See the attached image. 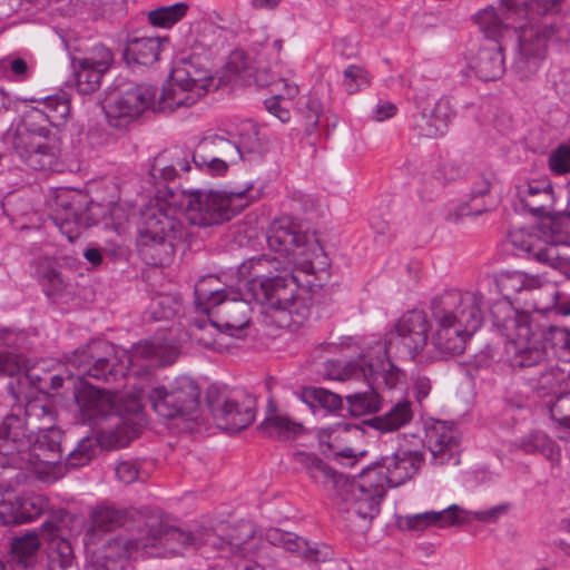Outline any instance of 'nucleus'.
Masks as SVG:
<instances>
[{
    "mask_svg": "<svg viewBox=\"0 0 570 570\" xmlns=\"http://www.w3.org/2000/svg\"><path fill=\"white\" fill-rule=\"evenodd\" d=\"M266 239L269 249L279 256L263 254L245 259L238 266L237 274L240 279H246L247 292L252 293L259 283L289 271L292 266L307 275L317 273L320 281L330 277L327 258L316 240L301 232L291 217L275 218L267 228Z\"/></svg>",
    "mask_w": 570,
    "mask_h": 570,
    "instance_id": "nucleus-1",
    "label": "nucleus"
},
{
    "mask_svg": "<svg viewBox=\"0 0 570 570\" xmlns=\"http://www.w3.org/2000/svg\"><path fill=\"white\" fill-rule=\"evenodd\" d=\"M432 345L443 355L461 354L466 340L483 321V297L478 292L446 291L431 301Z\"/></svg>",
    "mask_w": 570,
    "mask_h": 570,
    "instance_id": "nucleus-2",
    "label": "nucleus"
},
{
    "mask_svg": "<svg viewBox=\"0 0 570 570\" xmlns=\"http://www.w3.org/2000/svg\"><path fill=\"white\" fill-rule=\"evenodd\" d=\"M324 282L317 279V273L307 275L297 272L296 266H292L289 271L279 273L265 283H259V287L250 294L257 303L271 309V317L279 327L296 331L308 321L311 315L309 304L297 294L298 287L306 286L313 289L321 287Z\"/></svg>",
    "mask_w": 570,
    "mask_h": 570,
    "instance_id": "nucleus-3",
    "label": "nucleus"
},
{
    "mask_svg": "<svg viewBox=\"0 0 570 570\" xmlns=\"http://www.w3.org/2000/svg\"><path fill=\"white\" fill-rule=\"evenodd\" d=\"M324 282L317 279V273L307 275L297 272L296 266H292L289 271L279 273L265 283H259V287L250 294L257 303L271 309V317L279 327L296 331L308 321L311 315L309 304L297 294L298 287L306 286L313 289L321 287Z\"/></svg>",
    "mask_w": 570,
    "mask_h": 570,
    "instance_id": "nucleus-4",
    "label": "nucleus"
},
{
    "mask_svg": "<svg viewBox=\"0 0 570 570\" xmlns=\"http://www.w3.org/2000/svg\"><path fill=\"white\" fill-rule=\"evenodd\" d=\"M324 282L317 279V273L307 275L297 272L296 266H292L289 271L279 273L265 283H259V287L250 294L257 303L271 309V317L279 327L296 331L308 321L311 315L309 304L297 294L298 287L306 286L313 289L321 287Z\"/></svg>",
    "mask_w": 570,
    "mask_h": 570,
    "instance_id": "nucleus-5",
    "label": "nucleus"
},
{
    "mask_svg": "<svg viewBox=\"0 0 570 570\" xmlns=\"http://www.w3.org/2000/svg\"><path fill=\"white\" fill-rule=\"evenodd\" d=\"M181 217V212L159 199L141 212L137 248L147 265L165 266L173 261L187 234Z\"/></svg>",
    "mask_w": 570,
    "mask_h": 570,
    "instance_id": "nucleus-6",
    "label": "nucleus"
},
{
    "mask_svg": "<svg viewBox=\"0 0 570 570\" xmlns=\"http://www.w3.org/2000/svg\"><path fill=\"white\" fill-rule=\"evenodd\" d=\"M48 125V115L30 107L7 134V141L14 154L35 170H55L58 165L57 150L49 144L51 130Z\"/></svg>",
    "mask_w": 570,
    "mask_h": 570,
    "instance_id": "nucleus-7",
    "label": "nucleus"
},
{
    "mask_svg": "<svg viewBox=\"0 0 570 570\" xmlns=\"http://www.w3.org/2000/svg\"><path fill=\"white\" fill-rule=\"evenodd\" d=\"M494 324L508 340L507 353L513 368L542 366L548 357L547 346L533 337L531 317L514 309L510 303L497 305L492 311Z\"/></svg>",
    "mask_w": 570,
    "mask_h": 570,
    "instance_id": "nucleus-8",
    "label": "nucleus"
},
{
    "mask_svg": "<svg viewBox=\"0 0 570 570\" xmlns=\"http://www.w3.org/2000/svg\"><path fill=\"white\" fill-rule=\"evenodd\" d=\"M219 86L220 81H215L208 61L200 57L185 58L171 69L159 96L158 106L168 112L179 107H189Z\"/></svg>",
    "mask_w": 570,
    "mask_h": 570,
    "instance_id": "nucleus-9",
    "label": "nucleus"
},
{
    "mask_svg": "<svg viewBox=\"0 0 570 570\" xmlns=\"http://www.w3.org/2000/svg\"><path fill=\"white\" fill-rule=\"evenodd\" d=\"M253 185L242 189L184 190L181 204L191 225L207 227L230 220L253 202L249 196Z\"/></svg>",
    "mask_w": 570,
    "mask_h": 570,
    "instance_id": "nucleus-10",
    "label": "nucleus"
},
{
    "mask_svg": "<svg viewBox=\"0 0 570 570\" xmlns=\"http://www.w3.org/2000/svg\"><path fill=\"white\" fill-rule=\"evenodd\" d=\"M563 0H500L497 10L488 6L478 11L474 22L487 38L485 41L503 42L505 37L517 33L522 20L534 19V16H546L559 12Z\"/></svg>",
    "mask_w": 570,
    "mask_h": 570,
    "instance_id": "nucleus-11",
    "label": "nucleus"
},
{
    "mask_svg": "<svg viewBox=\"0 0 570 570\" xmlns=\"http://www.w3.org/2000/svg\"><path fill=\"white\" fill-rule=\"evenodd\" d=\"M216 282V277L208 276L196 284V304L204 307L220 332L240 338L250 323V304L236 292L214 289L213 284Z\"/></svg>",
    "mask_w": 570,
    "mask_h": 570,
    "instance_id": "nucleus-12",
    "label": "nucleus"
},
{
    "mask_svg": "<svg viewBox=\"0 0 570 570\" xmlns=\"http://www.w3.org/2000/svg\"><path fill=\"white\" fill-rule=\"evenodd\" d=\"M55 421L52 406L40 400H29L23 409L18 406L0 423V454L24 453L30 438L53 428Z\"/></svg>",
    "mask_w": 570,
    "mask_h": 570,
    "instance_id": "nucleus-13",
    "label": "nucleus"
},
{
    "mask_svg": "<svg viewBox=\"0 0 570 570\" xmlns=\"http://www.w3.org/2000/svg\"><path fill=\"white\" fill-rule=\"evenodd\" d=\"M62 438L59 429L51 428L32 435L24 453L0 454V491H7L11 484L3 476L7 469H33L42 472L55 468L62 459Z\"/></svg>",
    "mask_w": 570,
    "mask_h": 570,
    "instance_id": "nucleus-14",
    "label": "nucleus"
},
{
    "mask_svg": "<svg viewBox=\"0 0 570 570\" xmlns=\"http://www.w3.org/2000/svg\"><path fill=\"white\" fill-rule=\"evenodd\" d=\"M382 480L380 470L368 468L362 470L357 480L346 479L337 491L340 509L364 520L375 518L386 492Z\"/></svg>",
    "mask_w": 570,
    "mask_h": 570,
    "instance_id": "nucleus-15",
    "label": "nucleus"
},
{
    "mask_svg": "<svg viewBox=\"0 0 570 570\" xmlns=\"http://www.w3.org/2000/svg\"><path fill=\"white\" fill-rule=\"evenodd\" d=\"M142 391L117 393L109 390V450L127 446L138 436L144 422Z\"/></svg>",
    "mask_w": 570,
    "mask_h": 570,
    "instance_id": "nucleus-16",
    "label": "nucleus"
},
{
    "mask_svg": "<svg viewBox=\"0 0 570 570\" xmlns=\"http://www.w3.org/2000/svg\"><path fill=\"white\" fill-rule=\"evenodd\" d=\"M147 397L151 409L165 419L193 417L200 406V390L188 376H180L168 386L154 387Z\"/></svg>",
    "mask_w": 570,
    "mask_h": 570,
    "instance_id": "nucleus-17",
    "label": "nucleus"
},
{
    "mask_svg": "<svg viewBox=\"0 0 570 570\" xmlns=\"http://www.w3.org/2000/svg\"><path fill=\"white\" fill-rule=\"evenodd\" d=\"M109 126L124 128L138 118L145 110L168 112L159 108L157 89L150 85L128 83L124 90L116 86L109 90Z\"/></svg>",
    "mask_w": 570,
    "mask_h": 570,
    "instance_id": "nucleus-18",
    "label": "nucleus"
},
{
    "mask_svg": "<svg viewBox=\"0 0 570 570\" xmlns=\"http://www.w3.org/2000/svg\"><path fill=\"white\" fill-rule=\"evenodd\" d=\"M429 321L423 311L412 309L404 313L395 324V333L387 344H379L375 354L383 360H390L389 355L393 348L401 346L404 353L414 358L428 343Z\"/></svg>",
    "mask_w": 570,
    "mask_h": 570,
    "instance_id": "nucleus-19",
    "label": "nucleus"
},
{
    "mask_svg": "<svg viewBox=\"0 0 570 570\" xmlns=\"http://www.w3.org/2000/svg\"><path fill=\"white\" fill-rule=\"evenodd\" d=\"M547 227V225H542L531 228H513L509 232L508 238L515 249L531 255L540 263L557 266L559 259L557 246L567 243V238L560 228L552 229V222L549 225L550 235H547L544 230Z\"/></svg>",
    "mask_w": 570,
    "mask_h": 570,
    "instance_id": "nucleus-20",
    "label": "nucleus"
},
{
    "mask_svg": "<svg viewBox=\"0 0 570 570\" xmlns=\"http://www.w3.org/2000/svg\"><path fill=\"white\" fill-rule=\"evenodd\" d=\"M75 522L66 510H55L42 523V531L49 541L48 570H77L73 550L67 534Z\"/></svg>",
    "mask_w": 570,
    "mask_h": 570,
    "instance_id": "nucleus-21",
    "label": "nucleus"
},
{
    "mask_svg": "<svg viewBox=\"0 0 570 570\" xmlns=\"http://www.w3.org/2000/svg\"><path fill=\"white\" fill-rule=\"evenodd\" d=\"M239 160L240 151L236 142L217 134L203 137L193 151L195 166L214 176L225 175L229 166Z\"/></svg>",
    "mask_w": 570,
    "mask_h": 570,
    "instance_id": "nucleus-22",
    "label": "nucleus"
},
{
    "mask_svg": "<svg viewBox=\"0 0 570 570\" xmlns=\"http://www.w3.org/2000/svg\"><path fill=\"white\" fill-rule=\"evenodd\" d=\"M519 53L513 67L522 78H529L539 68L547 52L549 38L554 33V27L540 26L528 22L519 23L518 29Z\"/></svg>",
    "mask_w": 570,
    "mask_h": 570,
    "instance_id": "nucleus-23",
    "label": "nucleus"
},
{
    "mask_svg": "<svg viewBox=\"0 0 570 570\" xmlns=\"http://www.w3.org/2000/svg\"><path fill=\"white\" fill-rule=\"evenodd\" d=\"M325 374L335 381L370 380L374 375H383L389 387L395 385L399 377V370L390 360H383L376 355L375 360L370 356H362L357 361L342 364L338 361L325 363Z\"/></svg>",
    "mask_w": 570,
    "mask_h": 570,
    "instance_id": "nucleus-24",
    "label": "nucleus"
},
{
    "mask_svg": "<svg viewBox=\"0 0 570 570\" xmlns=\"http://www.w3.org/2000/svg\"><path fill=\"white\" fill-rule=\"evenodd\" d=\"M208 404L217 426L230 432L246 429L256 416V400L249 395L209 397Z\"/></svg>",
    "mask_w": 570,
    "mask_h": 570,
    "instance_id": "nucleus-25",
    "label": "nucleus"
},
{
    "mask_svg": "<svg viewBox=\"0 0 570 570\" xmlns=\"http://www.w3.org/2000/svg\"><path fill=\"white\" fill-rule=\"evenodd\" d=\"M95 207L83 195H75L70 199L60 198L52 220L61 234L73 242L79 237L81 228L96 223L92 212Z\"/></svg>",
    "mask_w": 570,
    "mask_h": 570,
    "instance_id": "nucleus-26",
    "label": "nucleus"
},
{
    "mask_svg": "<svg viewBox=\"0 0 570 570\" xmlns=\"http://www.w3.org/2000/svg\"><path fill=\"white\" fill-rule=\"evenodd\" d=\"M317 438L320 443L331 449L337 458L348 460V465H353L358 455L365 454L357 446V443L364 438V430L357 424L341 421L320 429Z\"/></svg>",
    "mask_w": 570,
    "mask_h": 570,
    "instance_id": "nucleus-27",
    "label": "nucleus"
},
{
    "mask_svg": "<svg viewBox=\"0 0 570 570\" xmlns=\"http://www.w3.org/2000/svg\"><path fill=\"white\" fill-rule=\"evenodd\" d=\"M424 461L420 451L399 449L391 455L381 456L368 469H377L382 473V483L386 488L399 487L411 480Z\"/></svg>",
    "mask_w": 570,
    "mask_h": 570,
    "instance_id": "nucleus-28",
    "label": "nucleus"
},
{
    "mask_svg": "<svg viewBox=\"0 0 570 570\" xmlns=\"http://www.w3.org/2000/svg\"><path fill=\"white\" fill-rule=\"evenodd\" d=\"M504 48L503 42L484 41L476 49L468 50L464 57L468 68L483 81L501 78L505 71Z\"/></svg>",
    "mask_w": 570,
    "mask_h": 570,
    "instance_id": "nucleus-29",
    "label": "nucleus"
},
{
    "mask_svg": "<svg viewBox=\"0 0 570 570\" xmlns=\"http://www.w3.org/2000/svg\"><path fill=\"white\" fill-rule=\"evenodd\" d=\"M50 510L49 499L42 494L28 493L13 500L0 502V521L6 525H20L32 522Z\"/></svg>",
    "mask_w": 570,
    "mask_h": 570,
    "instance_id": "nucleus-30",
    "label": "nucleus"
},
{
    "mask_svg": "<svg viewBox=\"0 0 570 570\" xmlns=\"http://www.w3.org/2000/svg\"><path fill=\"white\" fill-rule=\"evenodd\" d=\"M267 540L286 551L303 558L308 562H325L332 559V549L324 543H309L304 538L293 532L279 529H269L266 533Z\"/></svg>",
    "mask_w": 570,
    "mask_h": 570,
    "instance_id": "nucleus-31",
    "label": "nucleus"
},
{
    "mask_svg": "<svg viewBox=\"0 0 570 570\" xmlns=\"http://www.w3.org/2000/svg\"><path fill=\"white\" fill-rule=\"evenodd\" d=\"M190 163L188 153L179 148L159 153L150 164L147 183L150 188L174 180L180 173L188 171Z\"/></svg>",
    "mask_w": 570,
    "mask_h": 570,
    "instance_id": "nucleus-32",
    "label": "nucleus"
},
{
    "mask_svg": "<svg viewBox=\"0 0 570 570\" xmlns=\"http://www.w3.org/2000/svg\"><path fill=\"white\" fill-rule=\"evenodd\" d=\"M451 114L450 101L442 98L414 116L413 131L421 138H438L448 130Z\"/></svg>",
    "mask_w": 570,
    "mask_h": 570,
    "instance_id": "nucleus-33",
    "label": "nucleus"
},
{
    "mask_svg": "<svg viewBox=\"0 0 570 570\" xmlns=\"http://www.w3.org/2000/svg\"><path fill=\"white\" fill-rule=\"evenodd\" d=\"M160 50L161 39L159 37H139L137 35H127L125 41L117 48L122 61L128 67L155 63L159 59Z\"/></svg>",
    "mask_w": 570,
    "mask_h": 570,
    "instance_id": "nucleus-34",
    "label": "nucleus"
},
{
    "mask_svg": "<svg viewBox=\"0 0 570 570\" xmlns=\"http://www.w3.org/2000/svg\"><path fill=\"white\" fill-rule=\"evenodd\" d=\"M517 196L523 208L537 216L549 215L554 204L552 185L546 179H537L519 186Z\"/></svg>",
    "mask_w": 570,
    "mask_h": 570,
    "instance_id": "nucleus-35",
    "label": "nucleus"
},
{
    "mask_svg": "<svg viewBox=\"0 0 570 570\" xmlns=\"http://www.w3.org/2000/svg\"><path fill=\"white\" fill-rule=\"evenodd\" d=\"M425 442L428 449L438 464L449 462L459 444V434L443 422H438L426 431Z\"/></svg>",
    "mask_w": 570,
    "mask_h": 570,
    "instance_id": "nucleus-36",
    "label": "nucleus"
},
{
    "mask_svg": "<svg viewBox=\"0 0 570 570\" xmlns=\"http://www.w3.org/2000/svg\"><path fill=\"white\" fill-rule=\"evenodd\" d=\"M75 399L82 419L89 423L106 416V389L92 382H86L75 393Z\"/></svg>",
    "mask_w": 570,
    "mask_h": 570,
    "instance_id": "nucleus-37",
    "label": "nucleus"
},
{
    "mask_svg": "<svg viewBox=\"0 0 570 570\" xmlns=\"http://www.w3.org/2000/svg\"><path fill=\"white\" fill-rule=\"evenodd\" d=\"M72 65L75 68V83L79 94L90 95L95 92L101 85L105 71H107V63L102 60L94 61L88 58L73 59Z\"/></svg>",
    "mask_w": 570,
    "mask_h": 570,
    "instance_id": "nucleus-38",
    "label": "nucleus"
},
{
    "mask_svg": "<svg viewBox=\"0 0 570 570\" xmlns=\"http://www.w3.org/2000/svg\"><path fill=\"white\" fill-rule=\"evenodd\" d=\"M107 534V507L104 504L91 509L88 518L85 544L97 569H107L105 558L96 559V550L94 547L101 543Z\"/></svg>",
    "mask_w": 570,
    "mask_h": 570,
    "instance_id": "nucleus-39",
    "label": "nucleus"
},
{
    "mask_svg": "<svg viewBox=\"0 0 570 570\" xmlns=\"http://www.w3.org/2000/svg\"><path fill=\"white\" fill-rule=\"evenodd\" d=\"M81 355L80 352H72L66 356L69 377L76 376L80 379L81 386H83L86 382H92L94 384L104 386L107 381V360L100 357L97 353L95 363H90V365L86 363L80 364L78 363V357Z\"/></svg>",
    "mask_w": 570,
    "mask_h": 570,
    "instance_id": "nucleus-40",
    "label": "nucleus"
},
{
    "mask_svg": "<svg viewBox=\"0 0 570 570\" xmlns=\"http://www.w3.org/2000/svg\"><path fill=\"white\" fill-rule=\"evenodd\" d=\"M493 177L482 175L473 184L468 203L460 207L456 216L481 215L493 205L491 198Z\"/></svg>",
    "mask_w": 570,
    "mask_h": 570,
    "instance_id": "nucleus-41",
    "label": "nucleus"
},
{
    "mask_svg": "<svg viewBox=\"0 0 570 570\" xmlns=\"http://www.w3.org/2000/svg\"><path fill=\"white\" fill-rule=\"evenodd\" d=\"M382 380L385 383L383 375H374L370 380H364L368 390L364 392L353 393L346 396L350 412L354 416H362L380 410L381 399L375 391L374 385Z\"/></svg>",
    "mask_w": 570,
    "mask_h": 570,
    "instance_id": "nucleus-42",
    "label": "nucleus"
},
{
    "mask_svg": "<svg viewBox=\"0 0 570 570\" xmlns=\"http://www.w3.org/2000/svg\"><path fill=\"white\" fill-rule=\"evenodd\" d=\"M279 85L286 90V96L276 92L265 100V107L269 114L282 122H287L291 119L289 108L292 107V100L298 96L299 88L294 81L287 78H279L278 81L274 83V87H278Z\"/></svg>",
    "mask_w": 570,
    "mask_h": 570,
    "instance_id": "nucleus-43",
    "label": "nucleus"
},
{
    "mask_svg": "<svg viewBox=\"0 0 570 570\" xmlns=\"http://www.w3.org/2000/svg\"><path fill=\"white\" fill-rule=\"evenodd\" d=\"M35 273L48 297H56L65 292L67 283L52 259L40 258Z\"/></svg>",
    "mask_w": 570,
    "mask_h": 570,
    "instance_id": "nucleus-44",
    "label": "nucleus"
},
{
    "mask_svg": "<svg viewBox=\"0 0 570 570\" xmlns=\"http://www.w3.org/2000/svg\"><path fill=\"white\" fill-rule=\"evenodd\" d=\"M498 286L504 296L532 291L544 286L543 279L537 275H529L524 272L514 271L500 274L497 279Z\"/></svg>",
    "mask_w": 570,
    "mask_h": 570,
    "instance_id": "nucleus-45",
    "label": "nucleus"
},
{
    "mask_svg": "<svg viewBox=\"0 0 570 570\" xmlns=\"http://www.w3.org/2000/svg\"><path fill=\"white\" fill-rule=\"evenodd\" d=\"M301 462L308 471L311 478L320 484L325 487L332 485L338 491L346 479L333 471L325 462L313 454L302 453L299 455Z\"/></svg>",
    "mask_w": 570,
    "mask_h": 570,
    "instance_id": "nucleus-46",
    "label": "nucleus"
},
{
    "mask_svg": "<svg viewBox=\"0 0 570 570\" xmlns=\"http://www.w3.org/2000/svg\"><path fill=\"white\" fill-rule=\"evenodd\" d=\"M40 541L36 533H27L22 537H16L11 542L12 560L24 567H32L38 558Z\"/></svg>",
    "mask_w": 570,
    "mask_h": 570,
    "instance_id": "nucleus-47",
    "label": "nucleus"
},
{
    "mask_svg": "<svg viewBox=\"0 0 570 570\" xmlns=\"http://www.w3.org/2000/svg\"><path fill=\"white\" fill-rule=\"evenodd\" d=\"M105 445V436L102 434H95L82 438L77 448L70 451L66 458L67 468L83 466L101 451Z\"/></svg>",
    "mask_w": 570,
    "mask_h": 570,
    "instance_id": "nucleus-48",
    "label": "nucleus"
},
{
    "mask_svg": "<svg viewBox=\"0 0 570 570\" xmlns=\"http://www.w3.org/2000/svg\"><path fill=\"white\" fill-rule=\"evenodd\" d=\"M413 413L409 401L394 404L384 415L374 420V426L383 432H393L410 423Z\"/></svg>",
    "mask_w": 570,
    "mask_h": 570,
    "instance_id": "nucleus-49",
    "label": "nucleus"
},
{
    "mask_svg": "<svg viewBox=\"0 0 570 570\" xmlns=\"http://www.w3.org/2000/svg\"><path fill=\"white\" fill-rule=\"evenodd\" d=\"M253 71L254 66L249 57L242 50H235L230 53L226 63L224 81L229 82L237 78L243 82L250 83Z\"/></svg>",
    "mask_w": 570,
    "mask_h": 570,
    "instance_id": "nucleus-50",
    "label": "nucleus"
},
{
    "mask_svg": "<svg viewBox=\"0 0 570 570\" xmlns=\"http://www.w3.org/2000/svg\"><path fill=\"white\" fill-rule=\"evenodd\" d=\"M301 400L311 409L316 405L327 410L337 411L342 407V397L322 387H305L301 392Z\"/></svg>",
    "mask_w": 570,
    "mask_h": 570,
    "instance_id": "nucleus-51",
    "label": "nucleus"
},
{
    "mask_svg": "<svg viewBox=\"0 0 570 570\" xmlns=\"http://www.w3.org/2000/svg\"><path fill=\"white\" fill-rule=\"evenodd\" d=\"M49 375V370L42 364L38 363L32 366L26 367L22 375L18 377V392L13 393V396L18 399V394H22L26 387H30L31 390L42 393L46 391L47 379Z\"/></svg>",
    "mask_w": 570,
    "mask_h": 570,
    "instance_id": "nucleus-52",
    "label": "nucleus"
},
{
    "mask_svg": "<svg viewBox=\"0 0 570 570\" xmlns=\"http://www.w3.org/2000/svg\"><path fill=\"white\" fill-rule=\"evenodd\" d=\"M188 8L185 2L159 7L148 12V21L155 27L170 28L187 14Z\"/></svg>",
    "mask_w": 570,
    "mask_h": 570,
    "instance_id": "nucleus-53",
    "label": "nucleus"
},
{
    "mask_svg": "<svg viewBox=\"0 0 570 570\" xmlns=\"http://www.w3.org/2000/svg\"><path fill=\"white\" fill-rule=\"evenodd\" d=\"M115 186L118 190V195L116 202L109 200V219L111 220L112 229L121 234L128 227L132 206L127 199L122 198L125 191L121 186L118 183H116Z\"/></svg>",
    "mask_w": 570,
    "mask_h": 570,
    "instance_id": "nucleus-54",
    "label": "nucleus"
},
{
    "mask_svg": "<svg viewBox=\"0 0 570 570\" xmlns=\"http://www.w3.org/2000/svg\"><path fill=\"white\" fill-rule=\"evenodd\" d=\"M541 342L550 346L552 352L560 357L570 358V331L556 325L542 330Z\"/></svg>",
    "mask_w": 570,
    "mask_h": 570,
    "instance_id": "nucleus-55",
    "label": "nucleus"
},
{
    "mask_svg": "<svg viewBox=\"0 0 570 570\" xmlns=\"http://www.w3.org/2000/svg\"><path fill=\"white\" fill-rule=\"evenodd\" d=\"M135 355H141L144 358L166 365L175 361L178 355V351L171 344L146 342L135 348Z\"/></svg>",
    "mask_w": 570,
    "mask_h": 570,
    "instance_id": "nucleus-56",
    "label": "nucleus"
},
{
    "mask_svg": "<svg viewBox=\"0 0 570 570\" xmlns=\"http://www.w3.org/2000/svg\"><path fill=\"white\" fill-rule=\"evenodd\" d=\"M259 429L266 431L271 436L289 439L299 434L303 430V425L289 420L287 416L273 415L266 417L259 425Z\"/></svg>",
    "mask_w": 570,
    "mask_h": 570,
    "instance_id": "nucleus-57",
    "label": "nucleus"
},
{
    "mask_svg": "<svg viewBox=\"0 0 570 570\" xmlns=\"http://www.w3.org/2000/svg\"><path fill=\"white\" fill-rule=\"evenodd\" d=\"M203 544H209L218 551L226 552L227 554H242L247 557L254 550V542L237 541L235 539L227 541L224 538L217 537L210 531L202 532Z\"/></svg>",
    "mask_w": 570,
    "mask_h": 570,
    "instance_id": "nucleus-58",
    "label": "nucleus"
},
{
    "mask_svg": "<svg viewBox=\"0 0 570 570\" xmlns=\"http://www.w3.org/2000/svg\"><path fill=\"white\" fill-rule=\"evenodd\" d=\"M181 309L180 301L170 294H160L151 299L149 316L153 321L174 318Z\"/></svg>",
    "mask_w": 570,
    "mask_h": 570,
    "instance_id": "nucleus-59",
    "label": "nucleus"
},
{
    "mask_svg": "<svg viewBox=\"0 0 570 570\" xmlns=\"http://www.w3.org/2000/svg\"><path fill=\"white\" fill-rule=\"evenodd\" d=\"M238 141L236 146L240 151V160L246 153H259L263 147L262 139L259 137V130L256 124L253 121H244L238 126L237 129Z\"/></svg>",
    "mask_w": 570,
    "mask_h": 570,
    "instance_id": "nucleus-60",
    "label": "nucleus"
},
{
    "mask_svg": "<svg viewBox=\"0 0 570 570\" xmlns=\"http://www.w3.org/2000/svg\"><path fill=\"white\" fill-rule=\"evenodd\" d=\"M370 82V73L361 66L350 65L343 72V87L350 95L367 88Z\"/></svg>",
    "mask_w": 570,
    "mask_h": 570,
    "instance_id": "nucleus-61",
    "label": "nucleus"
},
{
    "mask_svg": "<svg viewBox=\"0 0 570 570\" xmlns=\"http://www.w3.org/2000/svg\"><path fill=\"white\" fill-rule=\"evenodd\" d=\"M132 364V355L120 346H109V376L125 377Z\"/></svg>",
    "mask_w": 570,
    "mask_h": 570,
    "instance_id": "nucleus-62",
    "label": "nucleus"
},
{
    "mask_svg": "<svg viewBox=\"0 0 570 570\" xmlns=\"http://www.w3.org/2000/svg\"><path fill=\"white\" fill-rule=\"evenodd\" d=\"M436 528L455 527L469 522L470 511L458 504H451L441 511H434Z\"/></svg>",
    "mask_w": 570,
    "mask_h": 570,
    "instance_id": "nucleus-63",
    "label": "nucleus"
},
{
    "mask_svg": "<svg viewBox=\"0 0 570 570\" xmlns=\"http://www.w3.org/2000/svg\"><path fill=\"white\" fill-rule=\"evenodd\" d=\"M167 543L177 544L181 549H198L203 546L202 532H189L179 528H170L165 532Z\"/></svg>",
    "mask_w": 570,
    "mask_h": 570,
    "instance_id": "nucleus-64",
    "label": "nucleus"
}]
</instances>
